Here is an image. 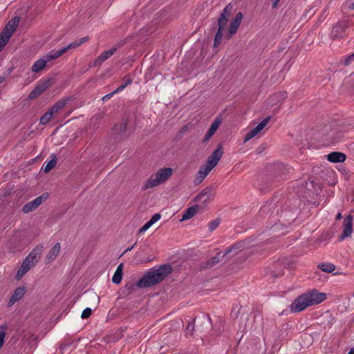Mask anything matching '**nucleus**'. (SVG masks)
I'll return each instance as SVG.
<instances>
[{"mask_svg": "<svg viewBox=\"0 0 354 354\" xmlns=\"http://www.w3.org/2000/svg\"><path fill=\"white\" fill-rule=\"evenodd\" d=\"M343 232L340 239L343 240L349 236L353 232V217L351 214L346 216L343 221Z\"/></svg>", "mask_w": 354, "mask_h": 354, "instance_id": "obj_10", "label": "nucleus"}, {"mask_svg": "<svg viewBox=\"0 0 354 354\" xmlns=\"http://www.w3.org/2000/svg\"><path fill=\"white\" fill-rule=\"evenodd\" d=\"M35 265L32 263H30V261H27V259H25L18 270L17 274H16V279L17 280L20 279L24 274H26L32 267H34Z\"/></svg>", "mask_w": 354, "mask_h": 354, "instance_id": "obj_16", "label": "nucleus"}, {"mask_svg": "<svg viewBox=\"0 0 354 354\" xmlns=\"http://www.w3.org/2000/svg\"><path fill=\"white\" fill-rule=\"evenodd\" d=\"M354 59V53L348 57H347L346 59H345V61H344V64L346 66H348L351 64V62Z\"/></svg>", "mask_w": 354, "mask_h": 354, "instance_id": "obj_41", "label": "nucleus"}, {"mask_svg": "<svg viewBox=\"0 0 354 354\" xmlns=\"http://www.w3.org/2000/svg\"><path fill=\"white\" fill-rule=\"evenodd\" d=\"M25 294V288L19 287L16 288L14 293L12 295L8 305V306H12L15 302L19 301Z\"/></svg>", "mask_w": 354, "mask_h": 354, "instance_id": "obj_20", "label": "nucleus"}, {"mask_svg": "<svg viewBox=\"0 0 354 354\" xmlns=\"http://www.w3.org/2000/svg\"><path fill=\"white\" fill-rule=\"evenodd\" d=\"M231 15V8L226 6L221 13L220 17L218 19V30H223L227 25L228 19Z\"/></svg>", "mask_w": 354, "mask_h": 354, "instance_id": "obj_12", "label": "nucleus"}, {"mask_svg": "<svg viewBox=\"0 0 354 354\" xmlns=\"http://www.w3.org/2000/svg\"><path fill=\"white\" fill-rule=\"evenodd\" d=\"M6 78V75H3L0 76V84L2 83Z\"/></svg>", "mask_w": 354, "mask_h": 354, "instance_id": "obj_46", "label": "nucleus"}, {"mask_svg": "<svg viewBox=\"0 0 354 354\" xmlns=\"http://www.w3.org/2000/svg\"><path fill=\"white\" fill-rule=\"evenodd\" d=\"M345 6L349 10H354V2L347 1L345 2Z\"/></svg>", "mask_w": 354, "mask_h": 354, "instance_id": "obj_42", "label": "nucleus"}, {"mask_svg": "<svg viewBox=\"0 0 354 354\" xmlns=\"http://www.w3.org/2000/svg\"><path fill=\"white\" fill-rule=\"evenodd\" d=\"M55 50H51L47 54L44 55L40 59L37 60L32 66L31 71L33 73H38L44 69L47 64L58 58Z\"/></svg>", "mask_w": 354, "mask_h": 354, "instance_id": "obj_5", "label": "nucleus"}, {"mask_svg": "<svg viewBox=\"0 0 354 354\" xmlns=\"http://www.w3.org/2000/svg\"><path fill=\"white\" fill-rule=\"evenodd\" d=\"M308 306H310L304 293L297 297L290 306L291 313H299Z\"/></svg>", "mask_w": 354, "mask_h": 354, "instance_id": "obj_7", "label": "nucleus"}, {"mask_svg": "<svg viewBox=\"0 0 354 354\" xmlns=\"http://www.w3.org/2000/svg\"><path fill=\"white\" fill-rule=\"evenodd\" d=\"M53 116V114L50 111L46 112L40 118L39 124L41 125H45V124H48L52 119Z\"/></svg>", "mask_w": 354, "mask_h": 354, "instance_id": "obj_29", "label": "nucleus"}, {"mask_svg": "<svg viewBox=\"0 0 354 354\" xmlns=\"http://www.w3.org/2000/svg\"><path fill=\"white\" fill-rule=\"evenodd\" d=\"M92 314V309L91 308H86L82 313L81 317L82 319L88 318Z\"/></svg>", "mask_w": 354, "mask_h": 354, "instance_id": "obj_35", "label": "nucleus"}, {"mask_svg": "<svg viewBox=\"0 0 354 354\" xmlns=\"http://www.w3.org/2000/svg\"><path fill=\"white\" fill-rule=\"evenodd\" d=\"M194 321L195 320H193L192 322H189V324H187V328L185 329L186 334L192 335L193 331L194 330Z\"/></svg>", "mask_w": 354, "mask_h": 354, "instance_id": "obj_37", "label": "nucleus"}, {"mask_svg": "<svg viewBox=\"0 0 354 354\" xmlns=\"http://www.w3.org/2000/svg\"><path fill=\"white\" fill-rule=\"evenodd\" d=\"M348 354H354V348H351Z\"/></svg>", "mask_w": 354, "mask_h": 354, "instance_id": "obj_50", "label": "nucleus"}, {"mask_svg": "<svg viewBox=\"0 0 354 354\" xmlns=\"http://www.w3.org/2000/svg\"><path fill=\"white\" fill-rule=\"evenodd\" d=\"M136 245V243H135L131 247L127 248L124 250V253H126V252H127L129 251H131L135 247Z\"/></svg>", "mask_w": 354, "mask_h": 354, "instance_id": "obj_45", "label": "nucleus"}, {"mask_svg": "<svg viewBox=\"0 0 354 354\" xmlns=\"http://www.w3.org/2000/svg\"><path fill=\"white\" fill-rule=\"evenodd\" d=\"M152 225L149 221L147 222L142 227H140L138 230V234H142L146 232Z\"/></svg>", "mask_w": 354, "mask_h": 354, "instance_id": "obj_39", "label": "nucleus"}, {"mask_svg": "<svg viewBox=\"0 0 354 354\" xmlns=\"http://www.w3.org/2000/svg\"><path fill=\"white\" fill-rule=\"evenodd\" d=\"M173 169L170 167L160 169L145 182L142 187L143 190H147L158 186L167 181L172 175Z\"/></svg>", "mask_w": 354, "mask_h": 354, "instance_id": "obj_3", "label": "nucleus"}, {"mask_svg": "<svg viewBox=\"0 0 354 354\" xmlns=\"http://www.w3.org/2000/svg\"><path fill=\"white\" fill-rule=\"evenodd\" d=\"M219 224H220V220H218V219H215V220L212 221L209 223V230L210 231L214 230L219 225Z\"/></svg>", "mask_w": 354, "mask_h": 354, "instance_id": "obj_36", "label": "nucleus"}, {"mask_svg": "<svg viewBox=\"0 0 354 354\" xmlns=\"http://www.w3.org/2000/svg\"><path fill=\"white\" fill-rule=\"evenodd\" d=\"M353 296L354 297V293L353 294Z\"/></svg>", "mask_w": 354, "mask_h": 354, "instance_id": "obj_51", "label": "nucleus"}, {"mask_svg": "<svg viewBox=\"0 0 354 354\" xmlns=\"http://www.w3.org/2000/svg\"><path fill=\"white\" fill-rule=\"evenodd\" d=\"M342 218V214L341 213H338L336 216V220H339Z\"/></svg>", "mask_w": 354, "mask_h": 354, "instance_id": "obj_49", "label": "nucleus"}, {"mask_svg": "<svg viewBox=\"0 0 354 354\" xmlns=\"http://www.w3.org/2000/svg\"><path fill=\"white\" fill-rule=\"evenodd\" d=\"M68 99L66 100H59L56 103H55L51 109L49 110L53 115L55 113H58L61 109H62L67 104Z\"/></svg>", "mask_w": 354, "mask_h": 354, "instance_id": "obj_24", "label": "nucleus"}, {"mask_svg": "<svg viewBox=\"0 0 354 354\" xmlns=\"http://www.w3.org/2000/svg\"><path fill=\"white\" fill-rule=\"evenodd\" d=\"M212 196V189L209 187L204 189L195 198L198 203L206 204L209 203Z\"/></svg>", "mask_w": 354, "mask_h": 354, "instance_id": "obj_17", "label": "nucleus"}, {"mask_svg": "<svg viewBox=\"0 0 354 354\" xmlns=\"http://www.w3.org/2000/svg\"><path fill=\"white\" fill-rule=\"evenodd\" d=\"M280 0H272V8H276Z\"/></svg>", "mask_w": 354, "mask_h": 354, "instance_id": "obj_44", "label": "nucleus"}, {"mask_svg": "<svg viewBox=\"0 0 354 354\" xmlns=\"http://www.w3.org/2000/svg\"><path fill=\"white\" fill-rule=\"evenodd\" d=\"M125 80H124V82L123 84H122L120 86H118L116 89H115V93H120L121 91H122L127 86L130 85L132 84L133 82V80L132 79L129 78V77H125Z\"/></svg>", "mask_w": 354, "mask_h": 354, "instance_id": "obj_30", "label": "nucleus"}, {"mask_svg": "<svg viewBox=\"0 0 354 354\" xmlns=\"http://www.w3.org/2000/svg\"><path fill=\"white\" fill-rule=\"evenodd\" d=\"M242 19L243 14L241 12L236 13L234 18L231 21L228 28L227 37L229 38L236 32L239 26L241 25Z\"/></svg>", "mask_w": 354, "mask_h": 354, "instance_id": "obj_11", "label": "nucleus"}, {"mask_svg": "<svg viewBox=\"0 0 354 354\" xmlns=\"http://www.w3.org/2000/svg\"><path fill=\"white\" fill-rule=\"evenodd\" d=\"M171 268L170 265L161 266L158 269H151L147 273L144 274L136 283H127L125 287L132 291L135 286L139 288H145L153 286L162 281L170 272Z\"/></svg>", "mask_w": 354, "mask_h": 354, "instance_id": "obj_1", "label": "nucleus"}, {"mask_svg": "<svg viewBox=\"0 0 354 354\" xmlns=\"http://www.w3.org/2000/svg\"><path fill=\"white\" fill-rule=\"evenodd\" d=\"M117 93H115V90H114L113 92H111V93H108V94L105 95L104 96H103V97H102V101H104V102L107 101V100H109V99H110V98H111L113 95L117 94Z\"/></svg>", "mask_w": 354, "mask_h": 354, "instance_id": "obj_40", "label": "nucleus"}, {"mask_svg": "<svg viewBox=\"0 0 354 354\" xmlns=\"http://www.w3.org/2000/svg\"><path fill=\"white\" fill-rule=\"evenodd\" d=\"M346 155L342 152L334 151L327 155V160L331 162H343L346 160Z\"/></svg>", "mask_w": 354, "mask_h": 354, "instance_id": "obj_18", "label": "nucleus"}, {"mask_svg": "<svg viewBox=\"0 0 354 354\" xmlns=\"http://www.w3.org/2000/svg\"><path fill=\"white\" fill-rule=\"evenodd\" d=\"M43 248L44 247L41 245H38L35 248H33L26 258L27 261H30V263H32L34 265H35L37 261V258H39L42 253Z\"/></svg>", "mask_w": 354, "mask_h": 354, "instance_id": "obj_14", "label": "nucleus"}, {"mask_svg": "<svg viewBox=\"0 0 354 354\" xmlns=\"http://www.w3.org/2000/svg\"><path fill=\"white\" fill-rule=\"evenodd\" d=\"M57 163V157L55 155H52V159L49 160L44 167V171L45 173L49 172L53 168H54Z\"/></svg>", "mask_w": 354, "mask_h": 354, "instance_id": "obj_28", "label": "nucleus"}, {"mask_svg": "<svg viewBox=\"0 0 354 354\" xmlns=\"http://www.w3.org/2000/svg\"><path fill=\"white\" fill-rule=\"evenodd\" d=\"M60 243H57L54 245V246L50 249L46 257V263H49L53 261L58 255L60 252Z\"/></svg>", "mask_w": 354, "mask_h": 354, "instance_id": "obj_19", "label": "nucleus"}, {"mask_svg": "<svg viewBox=\"0 0 354 354\" xmlns=\"http://www.w3.org/2000/svg\"><path fill=\"white\" fill-rule=\"evenodd\" d=\"M116 51L115 48H112L109 50L104 51L94 61L93 66H100L111 56H112Z\"/></svg>", "mask_w": 354, "mask_h": 354, "instance_id": "obj_15", "label": "nucleus"}, {"mask_svg": "<svg viewBox=\"0 0 354 354\" xmlns=\"http://www.w3.org/2000/svg\"><path fill=\"white\" fill-rule=\"evenodd\" d=\"M48 194H43L41 196L37 197L30 202L26 203L22 208V212L25 214L29 213L37 209L43 201L47 199Z\"/></svg>", "mask_w": 354, "mask_h": 354, "instance_id": "obj_8", "label": "nucleus"}, {"mask_svg": "<svg viewBox=\"0 0 354 354\" xmlns=\"http://www.w3.org/2000/svg\"><path fill=\"white\" fill-rule=\"evenodd\" d=\"M48 84V82L37 85L35 88L30 93L28 97L30 99H35L37 96L40 95L47 88Z\"/></svg>", "mask_w": 354, "mask_h": 354, "instance_id": "obj_21", "label": "nucleus"}, {"mask_svg": "<svg viewBox=\"0 0 354 354\" xmlns=\"http://www.w3.org/2000/svg\"><path fill=\"white\" fill-rule=\"evenodd\" d=\"M223 39V30H217L214 40V47H218L221 43Z\"/></svg>", "mask_w": 354, "mask_h": 354, "instance_id": "obj_31", "label": "nucleus"}, {"mask_svg": "<svg viewBox=\"0 0 354 354\" xmlns=\"http://www.w3.org/2000/svg\"><path fill=\"white\" fill-rule=\"evenodd\" d=\"M223 151L221 145H219L217 148L207 158L205 165H201L198 171L197 172L195 178V183H201L205 177L210 173L214 167L218 163L222 158Z\"/></svg>", "mask_w": 354, "mask_h": 354, "instance_id": "obj_2", "label": "nucleus"}, {"mask_svg": "<svg viewBox=\"0 0 354 354\" xmlns=\"http://www.w3.org/2000/svg\"><path fill=\"white\" fill-rule=\"evenodd\" d=\"M221 124V120L218 119H216L211 124L209 129L205 134L203 142L207 141L216 131L219 125Z\"/></svg>", "mask_w": 354, "mask_h": 354, "instance_id": "obj_23", "label": "nucleus"}, {"mask_svg": "<svg viewBox=\"0 0 354 354\" xmlns=\"http://www.w3.org/2000/svg\"><path fill=\"white\" fill-rule=\"evenodd\" d=\"M310 306L317 305L326 299V295L313 289L304 293Z\"/></svg>", "mask_w": 354, "mask_h": 354, "instance_id": "obj_6", "label": "nucleus"}, {"mask_svg": "<svg viewBox=\"0 0 354 354\" xmlns=\"http://www.w3.org/2000/svg\"><path fill=\"white\" fill-rule=\"evenodd\" d=\"M318 268L323 272L330 273L335 270V266L330 263H322L318 265Z\"/></svg>", "mask_w": 354, "mask_h": 354, "instance_id": "obj_27", "label": "nucleus"}, {"mask_svg": "<svg viewBox=\"0 0 354 354\" xmlns=\"http://www.w3.org/2000/svg\"><path fill=\"white\" fill-rule=\"evenodd\" d=\"M122 263H120L116 268L112 277V282L115 284H120L122 279Z\"/></svg>", "mask_w": 354, "mask_h": 354, "instance_id": "obj_26", "label": "nucleus"}, {"mask_svg": "<svg viewBox=\"0 0 354 354\" xmlns=\"http://www.w3.org/2000/svg\"><path fill=\"white\" fill-rule=\"evenodd\" d=\"M12 69H13L12 68H9L8 69V73H7V74L6 75V77L12 73Z\"/></svg>", "mask_w": 354, "mask_h": 354, "instance_id": "obj_48", "label": "nucleus"}, {"mask_svg": "<svg viewBox=\"0 0 354 354\" xmlns=\"http://www.w3.org/2000/svg\"><path fill=\"white\" fill-rule=\"evenodd\" d=\"M6 327L0 326V348L4 344L6 337Z\"/></svg>", "mask_w": 354, "mask_h": 354, "instance_id": "obj_33", "label": "nucleus"}, {"mask_svg": "<svg viewBox=\"0 0 354 354\" xmlns=\"http://www.w3.org/2000/svg\"><path fill=\"white\" fill-rule=\"evenodd\" d=\"M127 124L128 120L126 119L123 120L122 122L114 126L113 129V133L122 137L127 131Z\"/></svg>", "mask_w": 354, "mask_h": 354, "instance_id": "obj_22", "label": "nucleus"}, {"mask_svg": "<svg viewBox=\"0 0 354 354\" xmlns=\"http://www.w3.org/2000/svg\"><path fill=\"white\" fill-rule=\"evenodd\" d=\"M238 248L236 245H234L228 248H227L225 251V253H224V255H227L229 253H230L233 250H235Z\"/></svg>", "mask_w": 354, "mask_h": 354, "instance_id": "obj_43", "label": "nucleus"}, {"mask_svg": "<svg viewBox=\"0 0 354 354\" xmlns=\"http://www.w3.org/2000/svg\"><path fill=\"white\" fill-rule=\"evenodd\" d=\"M270 117L268 116L264 118L261 122H259L256 127L250 130L248 133H246L244 138V142H246L256 136L259 133H260L264 127L267 125Z\"/></svg>", "mask_w": 354, "mask_h": 354, "instance_id": "obj_9", "label": "nucleus"}, {"mask_svg": "<svg viewBox=\"0 0 354 354\" xmlns=\"http://www.w3.org/2000/svg\"><path fill=\"white\" fill-rule=\"evenodd\" d=\"M219 261L218 257H214L209 261H207L206 263L205 268H210L218 263Z\"/></svg>", "mask_w": 354, "mask_h": 354, "instance_id": "obj_34", "label": "nucleus"}, {"mask_svg": "<svg viewBox=\"0 0 354 354\" xmlns=\"http://www.w3.org/2000/svg\"><path fill=\"white\" fill-rule=\"evenodd\" d=\"M88 37H82L80 39H77L76 41L69 44L67 46L60 48L59 50H55L57 55L59 57L61 55L64 54L68 50L75 48L86 41H88Z\"/></svg>", "mask_w": 354, "mask_h": 354, "instance_id": "obj_13", "label": "nucleus"}, {"mask_svg": "<svg viewBox=\"0 0 354 354\" xmlns=\"http://www.w3.org/2000/svg\"><path fill=\"white\" fill-rule=\"evenodd\" d=\"M161 218V214L159 213H156L153 214L150 220L149 221V223L153 225L155 223H156L158 221H159Z\"/></svg>", "mask_w": 354, "mask_h": 354, "instance_id": "obj_38", "label": "nucleus"}, {"mask_svg": "<svg viewBox=\"0 0 354 354\" xmlns=\"http://www.w3.org/2000/svg\"><path fill=\"white\" fill-rule=\"evenodd\" d=\"M12 69H13L12 68H9L8 69V73H7V74L6 75V77L12 73Z\"/></svg>", "mask_w": 354, "mask_h": 354, "instance_id": "obj_47", "label": "nucleus"}, {"mask_svg": "<svg viewBox=\"0 0 354 354\" xmlns=\"http://www.w3.org/2000/svg\"><path fill=\"white\" fill-rule=\"evenodd\" d=\"M198 208V205H193L189 208H187L184 214H183L182 218L180 219L181 221L188 220L191 218H192L195 214L197 212V209Z\"/></svg>", "mask_w": 354, "mask_h": 354, "instance_id": "obj_25", "label": "nucleus"}, {"mask_svg": "<svg viewBox=\"0 0 354 354\" xmlns=\"http://www.w3.org/2000/svg\"><path fill=\"white\" fill-rule=\"evenodd\" d=\"M343 29L344 26L341 24L338 23L333 26L332 32L335 35V36H338L339 34H341Z\"/></svg>", "mask_w": 354, "mask_h": 354, "instance_id": "obj_32", "label": "nucleus"}, {"mask_svg": "<svg viewBox=\"0 0 354 354\" xmlns=\"http://www.w3.org/2000/svg\"><path fill=\"white\" fill-rule=\"evenodd\" d=\"M18 24L19 19L15 18L11 19L4 28L3 32L0 33V52L8 42Z\"/></svg>", "mask_w": 354, "mask_h": 354, "instance_id": "obj_4", "label": "nucleus"}]
</instances>
